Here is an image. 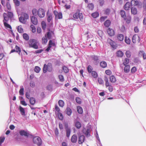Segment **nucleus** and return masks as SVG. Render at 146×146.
I'll list each match as a JSON object with an SVG mask.
<instances>
[{
    "label": "nucleus",
    "instance_id": "nucleus-53",
    "mask_svg": "<svg viewBox=\"0 0 146 146\" xmlns=\"http://www.w3.org/2000/svg\"><path fill=\"white\" fill-rule=\"evenodd\" d=\"M7 14L8 17L10 19H12L13 16V13L11 12H8V14Z\"/></svg>",
    "mask_w": 146,
    "mask_h": 146
},
{
    "label": "nucleus",
    "instance_id": "nucleus-11",
    "mask_svg": "<svg viewBox=\"0 0 146 146\" xmlns=\"http://www.w3.org/2000/svg\"><path fill=\"white\" fill-rule=\"evenodd\" d=\"M107 32L110 36H113L115 35V31L114 30L110 28H108L107 30Z\"/></svg>",
    "mask_w": 146,
    "mask_h": 146
},
{
    "label": "nucleus",
    "instance_id": "nucleus-34",
    "mask_svg": "<svg viewBox=\"0 0 146 146\" xmlns=\"http://www.w3.org/2000/svg\"><path fill=\"white\" fill-rule=\"evenodd\" d=\"M110 80L112 83H114L116 81V78L115 76L113 75H112L110 76Z\"/></svg>",
    "mask_w": 146,
    "mask_h": 146
},
{
    "label": "nucleus",
    "instance_id": "nucleus-46",
    "mask_svg": "<svg viewBox=\"0 0 146 146\" xmlns=\"http://www.w3.org/2000/svg\"><path fill=\"white\" fill-rule=\"evenodd\" d=\"M92 75L94 78H96L98 77V74L95 71H92L91 72Z\"/></svg>",
    "mask_w": 146,
    "mask_h": 146
},
{
    "label": "nucleus",
    "instance_id": "nucleus-31",
    "mask_svg": "<svg viewBox=\"0 0 146 146\" xmlns=\"http://www.w3.org/2000/svg\"><path fill=\"white\" fill-rule=\"evenodd\" d=\"M111 22L109 20H106L104 23V25L106 27H109L110 25Z\"/></svg>",
    "mask_w": 146,
    "mask_h": 146
},
{
    "label": "nucleus",
    "instance_id": "nucleus-45",
    "mask_svg": "<svg viewBox=\"0 0 146 146\" xmlns=\"http://www.w3.org/2000/svg\"><path fill=\"white\" fill-rule=\"evenodd\" d=\"M58 104L59 106L60 107H62L64 106V102L62 100H59L58 102Z\"/></svg>",
    "mask_w": 146,
    "mask_h": 146
},
{
    "label": "nucleus",
    "instance_id": "nucleus-51",
    "mask_svg": "<svg viewBox=\"0 0 146 146\" xmlns=\"http://www.w3.org/2000/svg\"><path fill=\"white\" fill-rule=\"evenodd\" d=\"M87 70L89 73H90L92 71V68L90 65H89L87 67Z\"/></svg>",
    "mask_w": 146,
    "mask_h": 146
},
{
    "label": "nucleus",
    "instance_id": "nucleus-6",
    "mask_svg": "<svg viewBox=\"0 0 146 146\" xmlns=\"http://www.w3.org/2000/svg\"><path fill=\"white\" fill-rule=\"evenodd\" d=\"M45 12L44 9L39 8L38 10V15L40 18H42L45 16Z\"/></svg>",
    "mask_w": 146,
    "mask_h": 146
},
{
    "label": "nucleus",
    "instance_id": "nucleus-29",
    "mask_svg": "<svg viewBox=\"0 0 146 146\" xmlns=\"http://www.w3.org/2000/svg\"><path fill=\"white\" fill-rule=\"evenodd\" d=\"M7 22H4L3 23L4 25L5 28L7 29H12L11 26L7 23Z\"/></svg>",
    "mask_w": 146,
    "mask_h": 146
},
{
    "label": "nucleus",
    "instance_id": "nucleus-13",
    "mask_svg": "<svg viewBox=\"0 0 146 146\" xmlns=\"http://www.w3.org/2000/svg\"><path fill=\"white\" fill-rule=\"evenodd\" d=\"M130 6H131L130 2H128L125 4L123 8L125 10H129Z\"/></svg>",
    "mask_w": 146,
    "mask_h": 146
},
{
    "label": "nucleus",
    "instance_id": "nucleus-25",
    "mask_svg": "<svg viewBox=\"0 0 146 146\" xmlns=\"http://www.w3.org/2000/svg\"><path fill=\"white\" fill-rule=\"evenodd\" d=\"M47 21L48 23H50V21L52 20V17L51 14H48V13H47Z\"/></svg>",
    "mask_w": 146,
    "mask_h": 146
},
{
    "label": "nucleus",
    "instance_id": "nucleus-64",
    "mask_svg": "<svg viewBox=\"0 0 146 146\" xmlns=\"http://www.w3.org/2000/svg\"><path fill=\"white\" fill-rule=\"evenodd\" d=\"M137 70L136 68L135 67H133L131 69V72L132 73H134Z\"/></svg>",
    "mask_w": 146,
    "mask_h": 146
},
{
    "label": "nucleus",
    "instance_id": "nucleus-44",
    "mask_svg": "<svg viewBox=\"0 0 146 146\" xmlns=\"http://www.w3.org/2000/svg\"><path fill=\"white\" fill-rule=\"evenodd\" d=\"M48 68V66L46 64H44L43 69V72L46 73L47 71Z\"/></svg>",
    "mask_w": 146,
    "mask_h": 146
},
{
    "label": "nucleus",
    "instance_id": "nucleus-58",
    "mask_svg": "<svg viewBox=\"0 0 146 146\" xmlns=\"http://www.w3.org/2000/svg\"><path fill=\"white\" fill-rule=\"evenodd\" d=\"M125 54L128 58H130L131 56V53L129 51H127L125 52Z\"/></svg>",
    "mask_w": 146,
    "mask_h": 146
},
{
    "label": "nucleus",
    "instance_id": "nucleus-19",
    "mask_svg": "<svg viewBox=\"0 0 146 146\" xmlns=\"http://www.w3.org/2000/svg\"><path fill=\"white\" fill-rule=\"evenodd\" d=\"M71 141L73 143L76 142L77 141V136L76 135L74 134L72 136Z\"/></svg>",
    "mask_w": 146,
    "mask_h": 146
},
{
    "label": "nucleus",
    "instance_id": "nucleus-33",
    "mask_svg": "<svg viewBox=\"0 0 146 146\" xmlns=\"http://www.w3.org/2000/svg\"><path fill=\"white\" fill-rule=\"evenodd\" d=\"M23 38L26 40L28 41L29 39V36L26 33H24L23 35Z\"/></svg>",
    "mask_w": 146,
    "mask_h": 146
},
{
    "label": "nucleus",
    "instance_id": "nucleus-7",
    "mask_svg": "<svg viewBox=\"0 0 146 146\" xmlns=\"http://www.w3.org/2000/svg\"><path fill=\"white\" fill-rule=\"evenodd\" d=\"M54 34V32L53 31H50V29L47 32L45 35V37H46L48 39L50 40L52 38V36Z\"/></svg>",
    "mask_w": 146,
    "mask_h": 146
},
{
    "label": "nucleus",
    "instance_id": "nucleus-32",
    "mask_svg": "<svg viewBox=\"0 0 146 146\" xmlns=\"http://www.w3.org/2000/svg\"><path fill=\"white\" fill-rule=\"evenodd\" d=\"M117 56L119 57H122L123 56V52L120 50H118L117 52Z\"/></svg>",
    "mask_w": 146,
    "mask_h": 146
},
{
    "label": "nucleus",
    "instance_id": "nucleus-56",
    "mask_svg": "<svg viewBox=\"0 0 146 146\" xmlns=\"http://www.w3.org/2000/svg\"><path fill=\"white\" fill-rule=\"evenodd\" d=\"M40 70V68L38 66H36L34 69V71L36 73H38Z\"/></svg>",
    "mask_w": 146,
    "mask_h": 146
},
{
    "label": "nucleus",
    "instance_id": "nucleus-18",
    "mask_svg": "<svg viewBox=\"0 0 146 146\" xmlns=\"http://www.w3.org/2000/svg\"><path fill=\"white\" fill-rule=\"evenodd\" d=\"M91 130L90 128H88L85 131H84V133L85 134V135L87 137H89L90 136V133Z\"/></svg>",
    "mask_w": 146,
    "mask_h": 146
},
{
    "label": "nucleus",
    "instance_id": "nucleus-59",
    "mask_svg": "<svg viewBox=\"0 0 146 146\" xmlns=\"http://www.w3.org/2000/svg\"><path fill=\"white\" fill-rule=\"evenodd\" d=\"M58 78L61 82H63L64 81V78L63 76L62 75H59Z\"/></svg>",
    "mask_w": 146,
    "mask_h": 146
},
{
    "label": "nucleus",
    "instance_id": "nucleus-9",
    "mask_svg": "<svg viewBox=\"0 0 146 146\" xmlns=\"http://www.w3.org/2000/svg\"><path fill=\"white\" fill-rule=\"evenodd\" d=\"M31 21L32 23L34 25H36L38 23V20L37 18L35 16H32L31 18Z\"/></svg>",
    "mask_w": 146,
    "mask_h": 146
},
{
    "label": "nucleus",
    "instance_id": "nucleus-49",
    "mask_svg": "<svg viewBox=\"0 0 146 146\" xmlns=\"http://www.w3.org/2000/svg\"><path fill=\"white\" fill-rule=\"evenodd\" d=\"M48 38L45 37H43L42 38V44H46L48 41Z\"/></svg>",
    "mask_w": 146,
    "mask_h": 146
},
{
    "label": "nucleus",
    "instance_id": "nucleus-16",
    "mask_svg": "<svg viewBox=\"0 0 146 146\" xmlns=\"http://www.w3.org/2000/svg\"><path fill=\"white\" fill-rule=\"evenodd\" d=\"M19 110L21 115L22 116H25L26 114L24 108L20 106L19 107Z\"/></svg>",
    "mask_w": 146,
    "mask_h": 146
},
{
    "label": "nucleus",
    "instance_id": "nucleus-63",
    "mask_svg": "<svg viewBox=\"0 0 146 146\" xmlns=\"http://www.w3.org/2000/svg\"><path fill=\"white\" fill-rule=\"evenodd\" d=\"M31 27L32 29V31L33 33H35L36 31V29L35 26L33 25H31Z\"/></svg>",
    "mask_w": 146,
    "mask_h": 146
},
{
    "label": "nucleus",
    "instance_id": "nucleus-48",
    "mask_svg": "<svg viewBox=\"0 0 146 146\" xmlns=\"http://www.w3.org/2000/svg\"><path fill=\"white\" fill-rule=\"evenodd\" d=\"M141 53L142 54L143 59V60L146 59V53L143 51H140L139 52V54Z\"/></svg>",
    "mask_w": 146,
    "mask_h": 146
},
{
    "label": "nucleus",
    "instance_id": "nucleus-17",
    "mask_svg": "<svg viewBox=\"0 0 146 146\" xmlns=\"http://www.w3.org/2000/svg\"><path fill=\"white\" fill-rule=\"evenodd\" d=\"M3 17L4 19L3 20V22L4 23V22H8L9 18L8 17L7 14L4 13L3 14Z\"/></svg>",
    "mask_w": 146,
    "mask_h": 146
},
{
    "label": "nucleus",
    "instance_id": "nucleus-5",
    "mask_svg": "<svg viewBox=\"0 0 146 146\" xmlns=\"http://www.w3.org/2000/svg\"><path fill=\"white\" fill-rule=\"evenodd\" d=\"M108 42L110 44L111 48L113 49H116L117 47V45L116 43L110 38L107 39Z\"/></svg>",
    "mask_w": 146,
    "mask_h": 146
},
{
    "label": "nucleus",
    "instance_id": "nucleus-21",
    "mask_svg": "<svg viewBox=\"0 0 146 146\" xmlns=\"http://www.w3.org/2000/svg\"><path fill=\"white\" fill-rule=\"evenodd\" d=\"M131 12L132 14L135 15L137 14V9L134 7H131Z\"/></svg>",
    "mask_w": 146,
    "mask_h": 146
},
{
    "label": "nucleus",
    "instance_id": "nucleus-39",
    "mask_svg": "<svg viewBox=\"0 0 146 146\" xmlns=\"http://www.w3.org/2000/svg\"><path fill=\"white\" fill-rule=\"evenodd\" d=\"M62 69L63 70L64 72L66 73H68L69 71V69L67 66H62Z\"/></svg>",
    "mask_w": 146,
    "mask_h": 146
},
{
    "label": "nucleus",
    "instance_id": "nucleus-61",
    "mask_svg": "<svg viewBox=\"0 0 146 146\" xmlns=\"http://www.w3.org/2000/svg\"><path fill=\"white\" fill-rule=\"evenodd\" d=\"M6 6L7 8L9 10H10L11 8V6L9 2L8 1L6 3Z\"/></svg>",
    "mask_w": 146,
    "mask_h": 146
},
{
    "label": "nucleus",
    "instance_id": "nucleus-24",
    "mask_svg": "<svg viewBox=\"0 0 146 146\" xmlns=\"http://www.w3.org/2000/svg\"><path fill=\"white\" fill-rule=\"evenodd\" d=\"M74 125L76 128L78 129L80 128L81 126V123L78 121H76L75 122Z\"/></svg>",
    "mask_w": 146,
    "mask_h": 146
},
{
    "label": "nucleus",
    "instance_id": "nucleus-52",
    "mask_svg": "<svg viewBox=\"0 0 146 146\" xmlns=\"http://www.w3.org/2000/svg\"><path fill=\"white\" fill-rule=\"evenodd\" d=\"M124 19L126 21V22L127 23H129L131 21V18L130 17H125Z\"/></svg>",
    "mask_w": 146,
    "mask_h": 146
},
{
    "label": "nucleus",
    "instance_id": "nucleus-55",
    "mask_svg": "<svg viewBox=\"0 0 146 146\" xmlns=\"http://www.w3.org/2000/svg\"><path fill=\"white\" fill-rule=\"evenodd\" d=\"M75 100L76 102L79 104H81V99L79 97H77L75 98Z\"/></svg>",
    "mask_w": 146,
    "mask_h": 146
},
{
    "label": "nucleus",
    "instance_id": "nucleus-28",
    "mask_svg": "<svg viewBox=\"0 0 146 146\" xmlns=\"http://www.w3.org/2000/svg\"><path fill=\"white\" fill-rule=\"evenodd\" d=\"M24 88L23 86H20V89L19 91V94L21 96H23L24 95Z\"/></svg>",
    "mask_w": 146,
    "mask_h": 146
},
{
    "label": "nucleus",
    "instance_id": "nucleus-43",
    "mask_svg": "<svg viewBox=\"0 0 146 146\" xmlns=\"http://www.w3.org/2000/svg\"><path fill=\"white\" fill-rule=\"evenodd\" d=\"M111 12L110 9L107 8L104 10V14L106 15H109Z\"/></svg>",
    "mask_w": 146,
    "mask_h": 146
},
{
    "label": "nucleus",
    "instance_id": "nucleus-50",
    "mask_svg": "<svg viewBox=\"0 0 146 146\" xmlns=\"http://www.w3.org/2000/svg\"><path fill=\"white\" fill-rule=\"evenodd\" d=\"M88 7L90 10H92L93 9L94 6L93 3H90L88 4Z\"/></svg>",
    "mask_w": 146,
    "mask_h": 146
},
{
    "label": "nucleus",
    "instance_id": "nucleus-26",
    "mask_svg": "<svg viewBox=\"0 0 146 146\" xmlns=\"http://www.w3.org/2000/svg\"><path fill=\"white\" fill-rule=\"evenodd\" d=\"M137 37L139 38V36L137 35H133L132 38V41L133 43H135L136 42V39Z\"/></svg>",
    "mask_w": 146,
    "mask_h": 146
},
{
    "label": "nucleus",
    "instance_id": "nucleus-3",
    "mask_svg": "<svg viewBox=\"0 0 146 146\" xmlns=\"http://www.w3.org/2000/svg\"><path fill=\"white\" fill-rule=\"evenodd\" d=\"M90 57L93 64L96 65H98L100 62V56L95 55H92Z\"/></svg>",
    "mask_w": 146,
    "mask_h": 146
},
{
    "label": "nucleus",
    "instance_id": "nucleus-38",
    "mask_svg": "<svg viewBox=\"0 0 146 146\" xmlns=\"http://www.w3.org/2000/svg\"><path fill=\"white\" fill-rule=\"evenodd\" d=\"M18 31L20 33H22L23 32V30L21 27V26H18L17 28Z\"/></svg>",
    "mask_w": 146,
    "mask_h": 146
},
{
    "label": "nucleus",
    "instance_id": "nucleus-37",
    "mask_svg": "<svg viewBox=\"0 0 146 146\" xmlns=\"http://www.w3.org/2000/svg\"><path fill=\"white\" fill-rule=\"evenodd\" d=\"M66 131V136L68 138L70 137L71 133V129L70 128L65 129Z\"/></svg>",
    "mask_w": 146,
    "mask_h": 146
},
{
    "label": "nucleus",
    "instance_id": "nucleus-30",
    "mask_svg": "<svg viewBox=\"0 0 146 146\" xmlns=\"http://www.w3.org/2000/svg\"><path fill=\"white\" fill-rule=\"evenodd\" d=\"M77 111L78 113L82 114L83 113V110L82 107L80 106L77 107Z\"/></svg>",
    "mask_w": 146,
    "mask_h": 146
},
{
    "label": "nucleus",
    "instance_id": "nucleus-40",
    "mask_svg": "<svg viewBox=\"0 0 146 146\" xmlns=\"http://www.w3.org/2000/svg\"><path fill=\"white\" fill-rule=\"evenodd\" d=\"M125 42L128 44H130L131 40L127 36H125L124 39Z\"/></svg>",
    "mask_w": 146,
    "mask_h": 146
},
{
    "label": "nucleus",
    "instance_id": "nucleus-35",
    "mask_svg": "<svg viewBox=\"0 0 146 146\" xmlns=\"http://www.w3.org/2000/svg\"><path fill=\"white\" fill-rule=\"evenodd\" d=\"M120 14L121 17L124 19L126 17L125 12L123 10H121L120 11Z\"/></svg>",
    "mask_w": 146,
    "mask_h": 146
},
{
    "label": "nucleus",
    "instance_id": "nucleus-42",
    "mask_svg": "<svg viewBox=\"0 0 146 146\" xmlns=\"http://www.w3.org/2000/svg\"><path fill=\"white\" fill-rule=\"evenodd\" d=\"M99 14L98 12H96L92 14V16L94 18H96L99 16Z\"/></svg>",
    "mask_w": 146,
    "mask_h": 146
},
{
    "label": "nucleus",
    "instance_id": "nucleus-20",
    "mask_svg": "<svg viewBox=\"0 0 146 146\" xmlns=\"http://www.w3.org/2000/svg\"><path fill=\"white\" fill-rule=\"evenodd\" d=\"M117 38L118 40L122 41L124 39V35L122 34H118L117 35Z\"/></svg>",
    "mask_w": 146,
    "mask_h": 146
},
{
    "label": "nucleus",
    "instance_id": "nucleus-4",
    "mask_svg": "<svg viewBox=\"0 0 146 146\" xmlns=\"http://www.w3.org/2000/svg\"><path fill=\"white\" fill-rule=\"evenodd\" d=\"M73 17L76 19H78L79 18L81 21H82L83 20V14L81 13H80L79 11H77L76 13L74 14Z\"/></svg>",
    "mask_w": 146,
    "mask_h": 146
},
{
    "label": "nucleus",
    "instance_id": "nucleus-15",
    "mask_svg": "<svg viewBox=\"0 0 146 146\" xmlns=\"http://www.w3.org/2000/svg\"><path fill=\"white\" fill-rule=\"evenodd\" d=\"M131 6H135L139 4V2L137 0H131Z\"/></svg>",
    "mask_w": 146,
    "mask_h": 146
},
{
    "label": "nucleus",
    "instance_id": "nucleus-2",
    "mask_svg": "<svg viewBox=\"0 0 146 146\" xmlns=\"http://www.w3.org/2000/svg\"><path fill=\"white\" fill-rule=\"evenodd\" d=\"M33 143L37 145V146H41L42 144V140L40 137L36 136L34 137L33 138Z\"/></svg>",
    "mask_w": 146,
    "mask_h": 146
},
{
    "label": "nucleus",
    "instance_id": "nucleus-62",
    "mask_svg": "<svg viewBox=\"0 0 146 146\" xmlns=\"http://www.w3.org/2000/svg\"><path fill=\"white\" fill-rule=\"evenodd\" d=\"M64 125L65 129L70 128L68 127V123L67 122L64 123Z\"/></svg>",
    "mask_w": 146,
    "mask_h": 146
},
{
    "label": "nucleus",
    "instance_id": "nucleus-41",
    "mask_svg": "<svg viewBox=\"0 0 146 146\" xmlns=\"http://www.w3.org/2000/svg\"><path fill=\"white\" fill-rule=\"evenodd\" d=\"M30 103L32 105H33L35 103V99L33 97H31L30 99Z\"/></svg>",
    "mask_w": 146,
    "mask_h": 146
},
{
    "label": "nucleus",
    "instance_id": "nucleus-12",
    "mask_svg": "<svg viewBox=\"0 0 146 146\" xmlns=\"http://www.w3.org/2000/svg\"><path fill=\"white\" fill-rule=\"evenodd\" d=\"M19 133L21 135L25 136L28 137L29 136V133L24 130H21L19 131Z\"/></svg>",
    "mask_w": 146,
    "mask_h": 146
},
{
    "label": "nucleus",
    "instance_id": "nucleus-23",
    "mask_svg": "<svg viewBox=\"0 0 146 146\" xmlns=\"http://www.w3.org/2000/svg\"><path fill=\"white\" fill-rule=\"evenodd\" d=\"M66 114L68 116H70L72 113L71 109L68 107H67L66 110Z\"/></svg>",
    "mask_w": 146,
    "mask_h": 146
},
{
    "label": "nucleus",
    "instance_id": "nucleus-60",
    "mask_svg": "<svg viewBox=\"0 0 146 146\" xmlns=\"http://www.w3.org/2000/svg\"><path fill=\"white\" fill-rule=\"evenodd\" d=\"M13 1L15 5L18 6L20 5V2L18 0H13Z\"/></svg>",
    "mask_w": 146,
    "mask_h": 146
},
{
    "label": "nucleus",
    "instance_id": "nucleus-1",
    "mask_svg": "<svg viewBox=\"0 0 146 146\" xmlns=\"http://www.w3.org/2000/svg\"><path fill=\"white\" fill-rule=\"evenodd\" d=\"M28 43L29 48H32L35 49H37L38 48L37 45L38 42L36 39H30Z\"/></svg>",
    "mask_w": 146,
    "mask_h": 146
},
{
    "label": "nucleus",
    "instance_id": "nucleus-10",
    "mask_svg": "<svg viewBox=\"0 0 146 146\" xmlns=\"http://www.w3.org/2000/svg\"><path fill=\"white\" fill-rule=\"evenodd\" d=\"M85 138L84 135L80 136L78 138V143L79 144H81L83 143L84 142Z\"/></svg>",
    "mask_w": 146,
    "mask_h": 146
},
{
    "label": "nucleus",
    "instance_id": "nucleus-47",
    "mask_svg": "<svg viewBox=\"0 0 146 146\" xmlns=\"http://www.w3.org/2000/svg\"><path fill=\"white\" fill-rule=\"evenodd\" d=\"M57 115L59 119L61 120H62L64 118L62 114L60 112H58Z\"/></svg>",
    "mask_w": 146,
    "mask_h": 146
},
{
    "label": "nucleus",
    "instance_id": "nucleus-14",
    "mask_svg": "<svg viewBox=\"0 0 146 146\" xmlns=\"http://www.w3.org/2000/svg\"><path fill=\"white\" fill-rule=\"evenodd\" d=\"M100 66L103 68H105L107 66V63L105 61H102L100 62Z\"/></svg>",
    "mask_w": 146,
    "mask_h": 146
},
{
    "label": "nucleus",
    "instance_id": "nucleus-27",
    "mask_svg": "<svg viewBox=\"0 0 146 146\" xmlns=\"http://www.w3.org/2000/svg\"><path fill=\"white\" fill-rule=\"evenodd\" d=\"M32 12L34 16L38 15V10L36 8H33L32 10Z\"/></svg>",
    "mask_w": 146,
    "mask_h": 146
},
{
    "label": "nucleus",
    "instance_id": "nucleus-22",
    "mask_svg": "<svg viewBox=\"0 0 146 146\" xmlns=\"http://www.w3.org/2000/svg\"><path fill=\"white\" fill-rule=\"evenodd\" d=\"M125 66L124 68V72L125 73H128L130 71V66L129 65H126Z\"/></svg>",
    "mask_w": 146,
    "mask_h": 146
},
{
    "label": "nucleus",
    "instance_id": "nucleus-8",
    "mask_svg": "<svg viewBox=\"0 0 146 146\" xmlns=\"http://www.w3.org/2000/svg\"><path fill=\"white\" fill-rule=\"evenodd\" d=\"M54 14L55 15V18H58L59 19H61L62 17V14L61 12L58 13L56 11H54Z\"/></svg>",
    "mask_w": 146,
    "mask_h": 146
},
{
    "label": "nucleus",
    "instance_id": "nucleus-36",
    "mask_svg": "<svg viewBox=\"0 0 146 146\" xmlns=\"http://www.w3.org/2000/svg\"><path fill=\"white\" fill-rule=\"evenodd\" d=\"M19 20L20 22L23 24H25L26 23V19L23 16H21L19 18Z\"/></svg>",
    "mask_w": 146,
    "mask_h": 146
},
{
    "label": "nucleus",
    "instance_id": "nucleus-57",
    "mask_svg": "<svg viewBox=\"0 0 146 146\" xmlns=\"http://www.w3.org/2000/svg\"><path fill=\"white\" fill-rule=\"evenodd\" d=\"M129 60L127 58H125L124 59V61L123 62V64L124 65H126L128 64Z\"/></svg>",
    "mask_w": 146,
    "mask_h": 146
},
{
    "label": "nucleus",
    "instance_id": "nucleus-54",
    "mask_svg": "<svg viewBox=\"0 0 146 146\" xmlns=\"http://www.w3.org/2000/svg\"><path fill=\"white\" fill-rule=\"evenodd\" d=\"M15 48L16 50V52H18L19 54L21 51L20 48L17 45H16L15 47Z\"/></svg>",
    "mask_w": 146,
    "mask_h": 146
}]
</instances>
